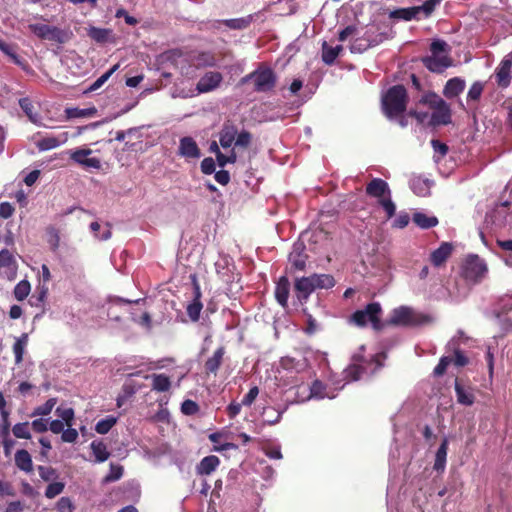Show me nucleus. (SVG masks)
I'll return each instance as SVG.
<instances>
[{"label": "nucleus", "mask_w": 512, "mask_h": 512, "mask_svg": "<svg viewBox=\"0 0 512 512\" xmlns=\"http://www.w3.org/2000/svg\"><path fill=\"white\" fill-rule=\"evenodd\" d=\"M335 285L334 278L329 274H312L296 278L294 290L300 302H306L309 296L318 289H330Z\"/></svg>", "instance_id": "obj_1"}, {"label": "nucleus", "mask_w": 512, "mask_h": 512, "mask_svg": "<svg viewBox=\"0 0 512 512\" xmlns=\"http://www.w3.org/2000/svg\"><path fill=\"white\" fill-rule=\"evenodd\" d=\"M382 110L387 118L394 119L401 116L406 110L407 93L402 85L391 87L382 96Z\"/></svg>", "instance_id": "obj_2"}, {"label": "nucleus", "mask_w": 512, "mask_h": 512, "mask_svg": "<svg viewBox=\"0 0 512 512\" xmlns=\"http://www.w3.org/2000/svg\"><path fill=\"white\" fill-rule=\"evenodd\" d=\"M431 55L422 59L425 67L436 73H441L451 66L452 60L449 57V45L440 39L434 40L430 45Z\"/></svg>", "instance_id": "obj_3"}, {"label": "nucleus", "mask_w": 512, "mask_h": 512, "mask_svg": "<svg viewBox=\"0 0 512 512\" xmlns=\"http://www.w3.org/2000/svg\"><path fill=\"white\" fill-rule=\"evenodd\" d=\"M383 358V354H377L370 361H366L355 356L354 363L343 371L344 379L346 382L355 381L360 379L363 375L373 374L382 366L381 359Z\"/></svg>", "instance_id": "obj_4"}, {"label": "nucleus", "mask_w": 512, "mask_h": 512, "mask_svg": "<svg viewBox=\"0 0 512 512\" xmlns=\"http://www.w3.org/2000/svg\"><path fill=\"white\" fill-rule=\"evenodd\" d=\"M366 193L378 200L379 205L384 209L388 218L395 214L396 206L391 200V191L387 182L380 178H374L367 185Z\"/></svg>", "instance_id": "obj_5"}, {"label": "nucleus", "mask_w": 512, "mask_h": 512, "mask_svg": "<svg viewBox=\"0 0 512 512\" xmlns=\"http://www.w3.org/2000/svg\"><path fill=\"white\" fill-rule=\"evenodd\" d=\"M430 321V317L418 313L408 306H400L392 310L388 323L394 326H419Z\"/></svg>", "instance_id": "obj_6"}, {"label": "nucleus", "mask_w": 512, "mask_h": 512, "mask_svg": "<svg viewBox=\"0 0 512 512\" xmlns=\"http://www.w3.org/2000/svg\"><path fill=\"white\" fill-rule=\"evenodd\" d=\"M421 102L433 110L430 122L433 125H445L451 120L449 105L435 93H429L422 97Z\"/></svg>", "instance_id": "obj_7"}, {"label": "nucleus", "mask_w": 512, "mask_h": 512, "mask_svg": "<svg viewBox=\"0 0 512 512\" xmlns=\"http://www.w3.org/2000/svg\"><path fill=\"white\" fill-rule=\"evenodd\" d=\"M254 82V89L257 92H268L273 89L276 83V76L270 68H259L244 76L241 83Z\"/></svg>", "instance_id": "obj_8"}, {"label": "nucleus", "mask_w": 512, "mask_h": 512, "mask_svg": "<svg viewBox=\"0 0 512 512\" xmlns=\"http://www.w3.org/2000/svg\"><path fill=\"white\" fill-rule=\"evenodd\" d=\"M381 312V305L378 302H373L364 309L356 311L352 316V320L358 326H364L369 322L375 330H379L382 328L380 322Z\"/></svg>", "instance_id": "obj_9"}, {"label": "nucleus", "mask_w": 512, "mask_h": 512, "mask_svg": "<svg viewBox=\"0 0 512 512\" xmlns=\"http://www.w3.org/2000/svg\"><path fill=\"white\" fill-rule=\"evenodd\" d=\"M487 272L486 263L477 255H470L466 258L463 266V275L466 280L473 283L480 282Z\"/></svg>", "instance_id": "obj_10"}, {"label": "nucleus", "mask_w": 512, "mask_h": 512, "mask_svg": "<svg viewBox=\"0 0 512 512\" xmlns=\"http://www.w3.org/2000/svg\"><path fill=\"white\" fill-rule=\"evenodd\" d=\"M345 386L343 383L340 386H335L334 388L329 387L328 385L323 384L319 380H315L313 384L309 387V394L305 397L298 398L297 402H304L309 399H324L329 398L333 399L337 396V392L341 390Z\"/></svg>", "instance_id": "obj_11"}, {"label": "nucleus", "mask_w": 512, "mask_h": 512, "mask_svg": "<svg viewBox=\"0 0 512 512\" xmlns=\"http://www.w3.org/2000/svg\"><path fill=\"white\" fill-rule=\"evenodd\" d=\"M223 77L221 73L216 71H209L205 73L198 81L196 86V95L202 93H208L210 91L215 90L220 83L222 82ZM182 97H191L194 96L195 93L191 94H180Z\"/></svg>", "instance_id": "obj_12"}, {"label": "nucleus", "mask_w": 512, "mask_h": 512, "mask_svg": "<svg viewBox=\"0 0 512 512\" xmlns=\"http://www.w3.org/2000/svg\"><path fill=\"white\" fill-rule=\"evenodd\" d=\"M30 30L39 38L62 43L64 41V33L57 27L49 26L42 23H34L29 25Z\"/></svg>", "instance_id": "obj_13"}, {"label": "nucleus", "mask_w": 512, "mask_h": 512, "mask_svg": "<svg viewBox=\"0 0 512 512\" xmlns=\"http://www.w3.org/2000/svg\"><path fill=\"white\" fill-rule=\"evenodd\" d=\"M512 52L507 54L495 70V79L499 87L507 88L511 82Z\"/></svg>", "instance_id": "obj_14"}, {"label": "nucleus", "mask_w": 512, "mask_h": 512, "mask_svg": "<svg viewBox=\"0 0 512 512\" xmlns=\"http://www.w3.org/2000/svg\"><path fill=\"white\" fill-rule=\"evenodd\" d=\"M92 154L91 149H76L71 151L70 158L77 164L88 169H99L101 162L96 157H89Z\"/></svg>", "instance_id": "obj_15"}, {"label": "nucleus", "mask_w": 512, "mask_h": 512, "mask_svg": "<svg viewBox=\"0 0 512 512\" xmlns=\"http://www.w3.org/2000/svg\"><path fill=\"white\" fill-rule=\"evenodd\" d=\"M178 154L187 159H198L201 156L197 143L192 137L188 136L180 139Z\"/></svg>", "instance_id": "obj_16"}, {"label": "nucleus", "mask_w": 512, "mask_h": 512, "mask_svg": "<svg viewBox=\"0 0 512 512\" xmlns=\"http://www.w3.org/2000/svg\"><path fill=\"white\" fill-rule=\"evenodd\" d=\"M237 134L238 129L233 123H225L219 133V143L221 147L224 149L231 148L232 145L235 144Z\"/></svg>", "instance_id": "obj_17"}, {"label": "nucleus", "mask_w": 512, "mask_h": 512, "mask_svg": "<svg viewBox=\"0 0 512 512\" xmlns=\"http://www.w3.org/2000/svg\"><path fill=\"white\" fill-rule=\"evenodd\" d=\"M69 139L68 132H62L56 136H48L37 142V147L41 151L51 150L65 144Z\"/></svg>", "instance_id": "obj_18"}, {"label": "nucleus", "mask_w": 512, "mask_h": 512, "mask_svg": "<svg viewBox=\"0 0 512 512\" xmlns=\"http://www.w3.org/2000/svg\"><path fill=\"white\" fill-rule=\"evenodd\" d=\"M290 291V282L286 276H282L279 278L276 288H275V297L277 302L282 306L286 307L289 297Z\"/></svg>", "instance_id": "obj_19"}, {"label": "nucleus", "mask_w": 512, "mask_h": 512, "mask_svg": "<svg viewBox=\"0 0 512 512\" xmlns=\"http://www.w3.org/2000/svg\"><path fill=\"white\" fill-rule=\"evenodd\" d=\"M201 298V291L198 285L195 286L194 290V298L193 301L188 304L186 311L187 315L189 316L190 320L193 322H196L200 318V313L203 308V304L200 300Z\"/></svg>", "instance_id": "obj_20"}, {"label": "nucleus", "mask_w": 512, "mask_h": 512, "mask_svg": "<svg viewBox=\"0 0 512 512\" xmlns=\"http://www.w3.org/2000/svg\"><path fill=\"white\" fill-rule=\"evenodd\" d=\"M390 18L400 19L405 21H410L413 19L419 20L422 18L420 11L418 10V6L407 7V8H399L393 10L389 14Z\"/></svg>", "instance_id": "obj_21"}, {"label": "nucleus", "mask_w": 512, "mask_h": 512, "mask_svg": "<svg viewBox=\"0 0 512 512\" xmlns=\"http://www.w3.org/2000/svg\"><path fill=\"white\" fill-rule=\"evenodd\" d=\"M455 392L457 401L466 406H471L474 403L475 396L471 387H465L460 384L457 380L455 381Z\"/></svg>", "instance_id": "obj_22"}, {"label": "nucleus", "mask_w": 512, "mask_h": 512, "mask_svg": "<svg viewBox=\"0 0 512 512\" xmlns=\"http://www.w3.org/2000/svg\"><path fill=\"white\" fill-rule=\"evenodd\" d=\"M452 252V246L451 244L447 243V242H444L440 245L439 248H437L436 250H434L431 254V262L433 265L435 266H440L442 265L446 260L447 258L450 256Z\"/></svg>", "instance_id": "obj_23"}, {"label": "nucleus", "mask_w": 512, "mask_h": 512, "mask_svg": "<svg viewBox=\"0 0 512 512\" xmlns=\"http://www.w3.org/2000/svg\"><path fill=\"white\" fill-rule=\"evenodd\" d=\"M19 105L32 123L40 124L41 116L37 112L33 102L29 98H27V97L20 98Z\"/></svg>", "instance_id": "obj_24"}, {"label": "nucleus", "mask_w": 512, "mask_h": 512, "mask_svg": "<svg viewBox=\"0 0 512 512\" xmlns=\"http://www.w3.org/2000/svg\"><path fill=\"white\" fill-rule=\"evenodd\" d=\"M465 88V81L460 78H452L447 81L444 87V95L447 98H454L458 96Z\"/></svg>", "instance_id": "obj_25"}, {"label": "nucleus", "mask_w": 512, "mask_h": 512, "mask_svg": "<svg viewBox=\"0 0 512 512\" xmlns=\"http://www.w3.org/2000/svg\"><path fill=\"white\" fill-rule=\"evenodd\" d=\"M90 448L95 461L98 463L105 462L110 457V452L107 449L106 444L100 440H94L90 444Z\"/></svg>", "instance_id": "obj_26"}, {"label": "nucleus", "mask_w": 512, "mask_h": 512, "mask_svg": "<svg viewBox=\"0 0 512 512\" xmlns=\"http://www.w3.org/2000/svg\"><path fill=\"white\" fill-rule=\"evenodd\" d=\"M15 464L20 470L26 473H29L33 470L32 458L28 451L24 449L18 450L15 453Z\"/></svg>", "instance_id": "obj_27"}, {"label": "nucleus", "mask_w": 512, "mask_h": 512, "mask_svg": "<svg viewBox=\"0 0 512 512\" xmlns=\"http://www.w3.org/2000/svg\"><path fill=\"white\" fill-rule=\"evenodd\" d=\"M147 379H151L152 390L157 392H166L170 389L171 381L165 374H152L147 376Z\"/></svg>", "instance_id": "obj_28"}, {"label": "nucleus", "mask_w": 512, "mask_h": 512, "mask_svg": "<svg viewBox=\"0 0 512 512\" xmlns=\"http://www.w3.org/2000/svg\"><path fill=\"white\" fill-rule=\"evenodd\" d=\"M219 463L220 460L217 456H206L197 466V472L201 475H208L218 467Z\"/></svg>", "instance_id": "obj_29"}, {"label": "nucleus", "mask_w": 512, "mask_h": 512, "mask_svg": "<svg viewBox=\"0 0 512 512\" xmlns=\"http://www.w3.org/2000/svg\"><path fill=\"white\" fill-rule=\"evenodd\" d=\"M303 244H295L290 253L289 260L296 269L303 270L306 265V256L302 254Z\"/></svg>", "instance_id": "obj_30"}, {"label": "nucleus", "mask_w": 512, "mask_h": 512, "mask_svg": "<svg viewBox=\"0 0 512 512\" xmlns=\"http://www.w3.org/2000/svg\"><path fill=\"white\" fill-rule=\"evenodd\" d=\"M447 451H448V440L445 438L443 439L442 443L440 444L436 455H435V462H434V469L436 471H443L446 466V459H447Z\"/></svg>", "instance_id": "obj_31"}, {"label": "nucleus", "mask_w": 512, "mask_h": 512, "mask_svg": "<svg viewBox=\"0 0 512 512\" xmlns=\"http://www.w3.org/2000/svg\"><path fill=\"white\" fill-rule=\"evenodd\" d=\"M413 221L422 229H428L438 224V219L435 216H429L422 212L415 213L413 215Z\"/></svg>", "instance_id": "obj_32"}, {"label": "nucleus", "mask_w": 512, "mask_h": 512, "mask_svg": "<svg viewBox=\"0 0 512 512\" xmlns=\"http://www.w3.org/2000/svg\"><path fill=\"white\" fill-rule=\"evenodd\" d=\"M224 348L223 347H219L215 352L214 354L206 361L205 363V368L208 372L210 373H216L217 370L219 369L221 363H222V359H223V356H224Z\"/></svg>", "instance_id": "obj_33"}, {"label": "nucleus", "mask_w": 512, "mask_h": 512, "mask_svg": "<svg viewBox=\"0 0 512 512\" xmlns=\"http://www.w3.org/2000/svg\"><path fill=\"white\" fill-rule=\"evenodd\" d=\"M341 50H342L341 45L331 47V46H328V44L326 42H324L322 45V60H323V62L326 63L327 65L333 64Z\"/></svg>", "instance_id": "obj_34"}, {"label": "nucleus", "mask_w": 512, "mask_h": 512, "mask_svg": "<svg viewBox=\"0 0 512 512\" xmlns=\"http://www.w3.org/2000/svg\"><path fill=\"white\" fill-rule=\"evenodd\" d=\"M0 50L7 55L13 63L24 68L25 61L17 55L16 49L13 45L0 40Z\"/></svg>", "instance_id": "obj_35"}, {"label": "nucleus", "mask_w": 512, "mask_h": 512, "mask_svg": "<svg viewBox=\"0 0 512 512\" xmlns=\"http://www.w3.org/2000/svg\"><path fill=\"white\" fill-rule=\"evenodd\" d=\"M65 113H66L67 118H69V119H72V118H86V117H92V116L96 115L97 109L94 106L93 107H89V108H84V109H81V108H67L65 110Z\"/></svg>", "instance_id": "obj_36"}, {"label": "nucleus", "mask_w": 512, "mask_h": 512, "mask_svg": "<svg viewBox=\"0 0 512 512\" xmlns=\"http://www.w3.org/2000/svg\"><path fill=\"white\" fill-rule=\"evenodd\" d=\"M410 187L413 192L418 196H426L430 191V184L428 180L421 178H413L410 181Z\"/></svg>", "instance_id": "obj_37"}, {"label": "nucleus", "mask_w": 512, "mask_h": 512, "mask_svg": "<svg viewBox=\"0 0 512 512\" xmlns=\"http://www.w3.org/2000/svg\"><path fill=\"white\" fill-rule=\"evenodd\" d=\"M90 229L98 240H108L111 237V230L108 224L101 225L98 222H92Z\"/></svg>", "instance_id": "obj_38"}, {"label": "nucleus", "mask_w": 512, "mask_h": 512, "mask_svg": "<svg viewBox=\"0 0 512 512\" xmlns=\"http://www.w3.org/2000/svg\"><path fill=\"white\" fill-rule=\"evenodd\" d=\"M283 413L284 410H277L273 407H266L263 410L264 421L269 425H275L280 422Z\"/></svg>", "instance_id": "obj_39"}, {"label": "nucleus", "mask_w": 512, "mask_h": 512, "mask_svg": "<svg viewBox=\"0 0 512 512\" xmlns=\"http://www.w3.org/2000/svg\"><path fill=\"white\" fill-rule=\"evenodd\" d=\"M117 423V417L109 415L104 419L99 420L95 425V431L98 434H106Z\"/></svg>", "instance_id": "obj_40"}, {"label": "nucleus", "mask_w": 512, "mask_h": 512, "mask_svg": "<svg viewBox=\"0 0 512 512\" xmlns=\"http://www.w3.org/2000/svg\"><path fill=\"white\" fill-rule=\"evenodd\" d=\"M222 435H223V432H215V433H212L209 435V440L212 443L218 444V446L215 448L216 451H227V450H231V449H237V445H235L233 443H230V442L222 443L221 442Z\"/></svg>", "instance_id": "obj_41"}, {"label": "nucleus", "mask_w": 512, "mask_h": 512, "mask_svg": "<svg viewBox=\"0 0 512 512\" xmlns=\"http://www.w3.org/2000/svg\"><path fill=\"white\" fill-rule=\"evenodd\" d=\"M0 267L9 269L12 273H15L16 265L13 255L7 250L2 249L0 251Z\"/></svg>", "instance_id": "obj_42"}, {"label": "nucleus", "mask_w": 512, "mask_h": 512, "mask_svg": "<svg viewBox=\"0 0 512 512\" xmlns=\"http://www.w3.org/2000/svg\"><path fill=\"white\" fill-rule=\"evenodd\" d=\"M448 348L453 350L455 353L454 363L456 366L462 367L468 363V359L461 353V351L457 347V338L453 337L449 343Z\"/></svg>", "instance_id": "obj_43"}, {"label": "nucleus", "mask_w": 512, "mask_h": 512, "mask_svg": "<svg viewBox=\"0 0 512 512\" xmlns=\"http://www.w3.org/2000/svg\"><path fill=\"white\" fill-rule=\"evenodd\" d=\"M13 435L19 439H30V424L28 422L17 423L12 428Z\"/></svg>", "instance_id": "obj_44"}, {"label": "nucleus", "mask_w": 512, "mask_h": 512, "mask_svg": "<svg viewBox=\"0 0 512 512\" xmlns=\"http://www.w3.org/2000/svg\"><path fill=\"white\" fill-rule=\"evenodd\" d=\"M119 69V64H115L112 66L107 72H105L103 75H101L98 79H96L91 86L89 87V91H96L104 83Z\"/></svg>", "instance_id": "obj_45"}, {"label": "nucleus", "mask_w": 512, "mask_h": 512, "mask_svg": "<svg viewBox=\"0 0 512 512\" xmlns=\"http://www.w3.org/2000/svg\"><path fill=\"white\" fill-rule=\"evenodd\" d=\"M57 403L56 398L48 399L43 405H40L34 409L31 416H47L51 413L54 406Z\"/></svg>", "instance_id": "obj_46"}, {"label": "nucleus", "mask_w": 512, "mask_h": 512, "mask_svg": "<svg viewBox=\"0 0 512 512\" xmlns=\"http://www.w3.org/2000/svg\"><path fill=\"white\" fill-rule=\"evenodd\" d=\"M30 290V283L27 280H22L15 286L14 296L18 301H22L29 295Z\"/></svg>", "instance_id": "obj_47"}, {"label": "nucleus", "mask_w": 512, "mask_h": 512, "mask_svg": "<svg viewBox=\"0 0 512 512\" xmlns=\"http://www.w3.org/2000/svg\"><path fill=\"white\" fill-rule=\"evenodd\" d=\"M56 414L67 427L73 425L74 410L72 408L57 407Z\"/></svg>", "instance_id": "obj_48"}, {"label": "nucleus", "mask_w": 512, "mask_h": 512, "mask_svg": "<svg viewBox=\"0 0 512 512\" xmlns=\"http://www.w3.org/2000/svg\"><path fill=\"white\" fill-rule=\"evenodd\" d=\"M440 3L441 0H426L422 5L418 6V10L420 11L422 17L427 18L433 13L436 6H438Z\"/></svg>", "instance_id": "obj_49"}, {"label": "nucleus", "mask_w": 512, "mask_h": 512, "mask_svg": "<svg viewBox=\"0 0 512 512\" xmlns=\"http://www.w3.org/2000/svg\"><path fill=\"white\" fill-rule=\"evenodd\" d=\"M217 163L220 167H224L227 164H233L237 160V155L235 152V148H232L228 155L223 154L220 152L216 155Z\"/></svg>", "instance_id": "obj_50"}, {"label": "nucleus", "mask_w": 512, "mask_h": 512, "mask_svg": "<svg viewBox=\"0 0 512 512\" xmlns=\"http://www.w3.org/2000/svg\"><path fill=\"white\" fill-rule=\"evenodd\" d=\"M250 21V18H236L224 20V24L230 29L240 30L248 27Z\"/></svg>", "instance_id": "obj_51"}, {"label": "nucleus", "mask_w": 512, "mask_h": 512, "mask_svg": "<svg viewBox=\"0 0 512 512\" xmlns=\"http://www.w3.org/2000/svg\"><path fill=\"white\" fill-rule=\"evenodd\" d=\"M64 487L65 485L62 482L50 483L46 488L45 496L49 499H52L57 495L61 494L64 490Z\"/></svg>", "instance_id": "obj_52"}, {"label": "nucleus", "mask_w": 512, "mask_h": 512, "mask_svg": "<svg viewBox=\"0 0 512 512\" xmlns=\"http://www.w3.org/2000/svg\"><path fill=\"white\" fill-rule=\"evenodd\" d=\"M483 89H484L483 83H481L479 81L474 82L468 91L467 99L472 100V101L479 100V98L481 97V94L483 92Z\"/></svg>", "instance_id": "obj_53"}, {"label": "nucleus", "mask_w": 512, "mask_h": 512, "mask_svg": "<svg viewBox=\"0 0 512 512\" xmlns=\"http://www.w3.org/2000/svg\"><path fill=\"white\" fill-rule=\"evenodd\" d=\"M123 474V467L120 465L110 464V471L105 477L106 482H114L119 480Z\"/></svg>", "instance_id": "obj_54"}, {"label": "nucleus", "mask_w": 512, "mask_h": 512, "mask_svg": "<svg viewBox=\"0 0 512 512\" xmlns=\"http://www.w3.org/2000/svg\"><path fill=\"white\" fill-rule=\"evenodd\" d=\"M108 33V30L96 27H91L88 31V35L97 42L105 41L108 37Z\"/></svg>", "instance_id": "obj_55"}, {"label": "nucleus", "mask_w": 512, "mask_h": 512, "mask_svg": "<svg viewBox=\"0 0 512 512\" xmlns=\"http://www.w3.org/2000/svg\"><path fill=\"white\" fill-rule=\"evenodd\" d=\"M56 508L59 512H74V505L69 497H62L58 500Z\"/></svg>", "instance_id": "obj_56"}, {"label": "nucleus", "mask_w": 512, "mask_h": 512, "mask_svg": "<svg viewBox=\"0 0 512 512\" xmlns=\"http://www.w3.org/2000/svg\"><path fill=\"white\" fill-rule=\"evenodd\" d=\"M251 142V134L247 131L238 132L235 138V146L246 148Z\"/></svg>", "instance_id": "obj_57"}, {"label": "nucleus", "mask_w": 512, "mask_h": 512, "mask_svg": "<svg viewBox=\"0 0 512 512\" xmlns=\"http://www.w3.org/2000/svg\"><path fill=\"white\" fill-rule=\"evenodd\" d=\"M61 439L66 443H74L78 439V431L72 428V426L68 427L63 430Z\"/></svg>", "instance_id": "obj_58"}, {"label": "nucleus", "mask_w": 512, "mask_h": 512, "mask_svg": "<svg viewBox=\"0 0 512 512\" xmlns=\"http://www.w3.org/2000/svg\"><path fill=\"white\" fill-rule=\"evenodd\" d=\"M198 410L197 403L192 400H185L181 405V411L185 415H194Z\"/></svg>", "instance_id": "obj_59"}, {"label": "nucleus", "mask_w": 512, "mask_h": 512, "mask_svg": "<svg viewBox=\"0 0 512 512\" xmlns=\"http://www.w3.org/2000/svg\"><path fill=\"white\" fill-rule=\"evenodd\" d=\"M39 476L44 481H51L56 478L57 474L55 469L51 467L39 466L38 467Z\"/></svg>", "instance_id": "obj_60"}, {"label": "nucleus", "mask_w": 512, "mask_h": 512, "mask_svg": "<svg viewBox=\"0 0 512 512\" xmlns=\"http://www.w3.org/2000/svg\"><path fill=\"white\" fill-rule=\"evenodd\" d=\"M48 234V243L52 250H56L59 247L60 244V237L59 233L56 229L50 228L47 232Z\"/></svg>", "instance_id": "obj_61"}, {"label": "nucleus", "mask_w": 512, "mask_h": 512, "mask_svg": "<svg viewBox=\"0 0 512 512\" xmlns=\"http://www.w3.org/2000/svg\"><path fill=\"white\" fill-rule=\"evenodd\" d=\"M451 361H452L451 358H449L447 356H443L440 359V361L437 364V366L434 368V372H433L434 375L435 376H442L445 373V371H446L448 365L451 363Z\"/></svg>", "instance_id": "obj_62"}, {"label": "nucleus", "mask_w": 512, "mask_h": 512, "mask_svg": "<svg viewBox=\"0 0 512 512\" xmlns=\"http://www.w3.org/2000/svg\"><path fill=\"white\" fill-rule=\"evenodd\" d=\"M259 394V389L257 386L252 387L249 392L243 397L242 404L244 406H250Z\"/></svg>", "instance_id": "obj_63"}, {"label": "nucleus", "mask_w": 512, "mask_h": 512, "mask_svg": "<svg viewBox=\"0 0 512 512\" xmlns=\"http://www.w3.org/2000/svg\"><path fill=\"white\" fill-rule=\"evenodd\" d=\"M201 171L204 174L210 175L215 171V162L211 157H207L201 162Z\"/></svg>", "instance_id": "obj_64"}]
</instances>
